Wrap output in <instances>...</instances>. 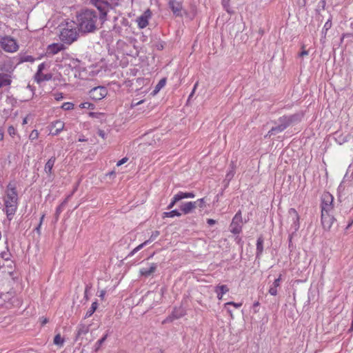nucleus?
Here are the masks:
<instances>
[{
	"label": "nucleus",
	"mask_w": 353,
	"mask_h": 353,
	"mask_svg": "<svg viewBox=\"0 0 353 353\" xmlns=\"http://www.w3.org/2000/svg\"><path fill=\"white\" fill-rule=\"evenodd\" d=\"M128 160V159L127 157H124L117 162V165L120 166V165H123V163H126Z\"/></svg>",
	"instance_id": "46"
},
{
	"label": "nucleus",
	"mask_w": 353,
	"mask_h": 353,
	"mask_svg": "<svg viewBox=\"0 0 353 353\" xmlns=\"http://www.w3.org/2000/svg\"><path fill=\"white\" fill-rule=\"evenodd\" d=\"M159 235V231H154V232H152V235H151V237H150V239H156Z\"/></svg>",
	"instance_id": "50"
},
{
	"label": "nucleus",
	"mask_w": 353,
	"mask_h": 353,
	"mask_svg": "<svg viewBox=\"0 0 353 353\" xmlns=\"http://www.w3.org/2000/svg\"><path fill=\"white\" fill-rule=\"evenodd\" d=\"M184 315V312L183 310L179 309V310H174V311L172 312V314L167 317L164 321L163 323L172 322L174 319H177L181 318Z\"/></svg>",
	"instance_id": "17"
},
{
	"label": "nucleus",
	"mask_w": 353,
	"mask_h": 353,
	"mask_svg": "<svg viewBox=\"0 0 353 353\" xmlns=\"http://www.w3.org/2000/svg\"><path fill=\"white\" fill-rule=\"evenodd\" d=\"M332 202V196L328 192L324 193L322 196L321 212L330 213L333 208Z\"/></svg>",
	"instance_id": "10"
},
{
	"label": "nucleus",
	"mask_w": 353,
	"mask_h": 353,
	"mask_svg": "<svg viewBox=\"0 0 353 353\" xmlns=\"http://www.w3.org/2000/svg\"><path fill=\"white\" fill-rule=\"evenodd\" d=\"M106 94L107 90L102 86L94 88L90 91V97L96 101L102 99Z\"/></svg>",
	"instance_id": "11"
},
{
	"label": "nucleus",
	"mask_w": 353,
	"mask_h": 353,
	"mask_svg": "<svg viewBox=\"0 0 353 353\" xmlns=\"http://www.w3.org/2000/svg\"><path fill=\"white\" fill-rule=\"evenodd\" d=\"M207 222L210 225H212L216 223V221L212 219H208Z\"/></svg>",
	"instance_id": "53"
},
{
	"label": "nucleus",
	"mask_w": 353,
	"mask_h": 353,
	"mask_svg": "<svg viewBox=\"0 0 353 353\" xmlns=\"http://www.w3.org/2000/svg\"><path fill=\"white\" fill-rule=\"evenodd\" d=\"M39 137V132L37 130H34L31 132L30 134L29 138L30 140L33 141L38 138Z\"/></svg>",
	"instance_id": "39"
},
{
	"label": "nucleus",
	"mask_w": 353,
	"mask_h": 353,
	"mask_svg": "<svg viewBox=\"0 0 353 353\" xmlns=\"http://www.w3.org/2000/svg\"><path fill=\"white\" fill-rule=\"evenodd\" d=\"M151 11L148 9L137 19V22L140 28H144L148 25V19L151 17Z\"/></svg>",
	"instance_id": "12"
},
{
	"label": "nucleus",
	"mask_w": 353,
	"mask_h": 353,
	"mask_svg": "<svg viewBox=\"0 0 353 353\" xmlns=\"http://www.w3.org/2000/svg\"><path fill=\"white\" fill-rule=\"evenodd\" d=\"M263 239L262 237H259L257 240L256 250L258 253L261 254L263 252Z\"/></svg>",
	"instance_id": "33"
},
{
	"label": "nucleus",
	"mask_w": 353,
	"mask_h": 353,
	"mask_svg": "<svg viewBox=\"0 0 353 353\" xmlns=\"http://www.w3.org/2000/svg\"><path fill=\"white\" fill-rule=\"evenodd\" d=\"M97 308V302L92 303L91 307L86 312L85 317H90L95 312Z\"/></svg>",
	"instance_id": "31"
},
{
	"label": "nucleus",
	"mask_w": 353,
	"mask_h": 353,
	"mask_svg": "<svg viewBox=\"0 0 353 353\" xmlns=\"http://www.w3.org/2000/svg\"><path fill=\"white\" fill-rule=\"evenodd\" d=\"M63 98V96H62V94L61 93H58V94H55V99L56 100H60L61 99Z\"/></svg>",
	"instance_id": "54"
},
{
	"label": "nucleus",
	"mask_w": 353,
	"mask_h": 353,
	"mask_svg": "<svg viewBox=\"0 0 353 353\" xmlns=\"http://www.w3.org/2000/svg\"><path fill=\"white\" fill-rule=\"evenodd\" d=\"M88 332H89V326L88 325H80L78 328L76 339L77 340L81 335L86 334Z\"/></svg>",
	"instance_id": "24"
},
{
	"label": "nucleus",
	"mask_w": 353,
	"mask_h": 353,
	"mask_svg": "<svg viewBox=\"0 0 353 353\" xmlns=\"http://www.w3.org/2000/svg\"><path fill=\"white\" fill-rule=\"evenodd\" d=\"M269 293L272 296H276L277 294V290L276 287H271L269 290Z\"/></svg>",
	"instance_id": "42"
},
{
	"label": "nucleus",
	"mask_w": 353,
	"mask_h": 353,
	"mask_svg": "<svg viewBox=\"0 0 353 353\" xmlns=\"http://www.w3.org/2000/svg\"><path fill=\"white\" fill-rule=\"evenodd\" d=\"M90 2L99 10L100 12L99 19L103 22L106 19L109 9L112 8L110 4L103 0H90Z\"/></svg>",
	"instance_id": "6"
},
{
	"label": "nucleus",
	"mask_w": 353,
	"mask_h": 353,
	"mask_svg": "<svg viewBox=\"0 0 353 353\" xmlns=\"http://www.w3.org/2000/svg\"><path fill=\"white\" fill-rule=\"evenodd\" d=\"M352 223H353V221H352L351 223H350L347 225V228H347V229H348L349 228H350V227H351V225H352Z\"/></svg>",
	"instance_id": "63"
},
{
	"label": "nucleus",
	"mask_w": 353,
	"mask_h": 353,
	"mask_svg": "<svg viewBox=\"0 0 353 353\" xmlns=\"http://www.w3.org/2000/svg\"><path fill=\"white\" fill-rule=\"evenodd\" d=\"M243 219L241 212L239 210L233 217L230 225V232L233 234H239L242 230Z\"/></svg>",
	"instance_id": "8"
},
{
	"label": "nucleus",
	"mask_w": 353,
	"mask_h": 353,
	"mask_svg": "<svg viewBox=\"0 0 353 353\" xmlns=\"http://www.w3.org/2000/svg\"><path fill=\"white\" fill-rule=\"evenodd\" d=\"M78 32L74 23H67L66 27L63 28L60 34V39L68 44H71L77 40Z\"/></svg>",
	"instance_id": "3"
},
{
	"label": "nucleus",
	"mask_w": 353,
	"mask_h": 353,
	"mask_svg": "<svg viewBox=\"0 0 353 353\" xmlns=\"http://www.w3.org/2000/svg\"><path fill=\"white\" fill-rule=\"evenodd\" d=\"M157 269V264L152 263L149 268H142L140 270V273L141 275L145 276H148L151 275Z\"/></svg>",
	"instance_id": "21"
},
{
	"label": "nucleus",
	"mask_w": 353,
	"mask_h": 353,
	"mask_svg": "<svg viewBox=\"0 0 353 353\" xmlns=\"http://www.w3.org/2000/svg\"><path fill=\"white\" fill-rule=\"evenodd\" d=\"M8 132H9V134H10V135H12V134H15V129H14V127H12V126H10V127L8 128Z\"/></svg>",
	"instance_id": "51"
},
{
	"label": "nucleus",
	"mask_w": 353,
	"mask_h": 353,
	"mask_svg": "<svg viewBox=\"0 0 353 353\" xmlns=\"http://www.w3.org/2000/svg\"><path fill=\"white\" fill-rule=\"evenodd\" d=\"M161 137L162 134L158 132L147 133L142 137L143 143H141V145H155L157 144V141L154 140V138H157V141H161Z\"/></svg>",
	"instance_id": "9"
},
{
	"label": "nucleus",
	"mask_w": 353,
	"mask_h": 353,
	"mask_svg": "<svg viewBox=\"0 0 353 353\" xmlns=\"http://www.w3.org/2000/svg\"><path fill=\"white\" fill-rule=\"evenodd\" d=\"M8 254H6V253H3V254H2V258H3V259H8Z\"/></svg>",
	"instance_id": "59"
},
{
	"label": "nucleus",
	"mask_w": 353,
	"mask_h": 353,
	"mask_svg": "<svg viewBox=\"0 0 353 353\" xmlns=\"http://www.w3.org/2000/svg\"><path fill=\"white\" fill-rule=\"evenodd\" d=\"M48 322V320L46 318L43 319L42 325H44Z\"/></svg>",
	"instance_id": "58"
},
{
	"label": "nucleus",
	"mask_w": 353,
	"mask_h": 353,
	"mask_svg": "<svg viewBox=\"0 0 353 353\" xmlns=\"http://www.w3.org/2000/svg\"><path fill=\"white\" fill-rule=\"evenodd\" d=\"M23 92H28V98H31L33 95V90L32 88V87L28 85L26 88L25 90H23Z\"/></svg>",
	"instance_id": "40"
},
{
	"label": "nucleus",
	"mask_w": 353,
	"mask_h": 353,
	"mask_svg": "<svg viewBox=\"0 0 353 353\" xmlns=\"http://www.w3.org/2000/svg\"><path fill=\"white\" fill-rule=\"evenodd\" d=\"M334 221V218L333 216H331L329 213L321 212V221L325 229L329 230L331 228Z\"/></svg>",
	"instance_id": "14"
},
{
	"label": "nucleus",
	"mask_w": 353,
	"mask_h": 353,
	"mask_svg": "<svg viewBox=\"0 0 353 353\" xmlns=\"http://www.w3.org/2000/svg\"><path fill=\"white\" fill-rule=\"evenodd\" d=\"M44 216H45V215H44V214H43V215L41 216V219H40V222H39V224H40V225H41V224H42V222H43V221Z\"/></svg>",
	"instance_id": "61"
},
{
	"label": "nucleus",
	"mask_w": 353,
	"mask_h": 353,
	"mask_svg": "<svg viewBox=\"0 0 353 353\" xmlns=\"http://www.w3.org/2000/svg\"><path fill=\"white\" fill-rule=\"evenodd\" d=\"M99 135L103 139L105 138V132L103 130H99L98 132Z\"/></svg>",
	"instance_id": "55"
},
{
	"label": "nucleus",
	"mask_w": 353,
	"mask_h": 353,
	"mask_svg": "<svg viewBox=\"0 0 353 353\" xmlns=\"http://www.w3.org/2000/svg\"><path fill=\"white\" fill-rule=\"evenodd\" d=\"M234 169L232 168V170H230V172H228L225 176V186H228L230 181L232 180V179L234 177Z\"/></svg>",
	"instance_id": "28"
},
{
	"label": "nucleus",
	"mask_w": 353,
	"mask_h": 353,
	"mask_svg": "<svg viewBox=\"0 0 353 353\" xmlns=\"http://www.w3.org/2000/svg\"><path fill=\"white\" fill-rule=\"evenodd\" d=\"M63 203L61 205H60L56 210V213H55V217H56V219L57 220L58 219V217L60 214V213L61 212V206H62Z\"/></svg>",
	"instance_id": "45"
},
{
	"label": "nucleus",
	"mask_w": 353,
	"mask_h": 353,
	"mask_svg": "<svg viewBox=\"0 0 353 353\" xmlns=\"http://www.w3.org/2000/svg\"><path fill=\"white\" fill-rule=\"evenodd\" d=\"M166 79L165 78L161 79L158 84L156 85L154 90V94H157L164 85H165Z\"/></svg>",
	"instance_id": "26"
},
{
	"label": "nucleus",
	"mask_w": 353,
	"mask_h": 353,
	"mask_svg": "<svg viewBox=\"0 0 353 353\" xmlns=\"http://www.w3.org/2000/svg\"><path fill=\"white\" fill-rule=\"evenodd\" d=\"M181 199H179V196L177 194H176L174 198H173V200L172 201V202L169 204V205L168 206V209H172L174 205L176 204V203H177L178 201H179Z\"/></svg>",
	"instance_id": "35"
},
{
	"label": "nucleus",
	"mask_w": 353,
	"mask_h": 353,
	"mask_svg": "<svg viewBox=\"0 0 353 353\" xmlns=\"http://www.w3.org/2000/svg\"><path fill=\"white\" fill-rule=\"evenodd\" d=\"M259 305V302H256V303H254V307H256V306H258Z\"/></svg>",
	"instance_id": "64"
},
{
	"label": "nucleus",
	"mask_w": 353,
	"mask_h": 353,
	"mask_svg": "<svg viewBox=\"0 0 353 353\" xmlns=\"http://www.w3.org/2000/svg\"><path fill=\"white\" fill-rule=\"evenodd\" d=\"M64 49V46L62 43H52L48 46L47 48V53L55 54Z\"/></svg>",
	"instance_id": "16"
},
{
	"label": "nucleus",
	"mask_w": 353,
	"mask_h": 353,
	"mask_svg": "<svg viewBox=\"0 0 353 353\" xmlns=\"http://www.w3.org/2000/svg\"><path fill=\"white\" fill-rule=\"evenodd\" d=\"M214 292L217 294L219 300L222 299L223 294L229 292V288L226 285H221L215 287Z\"/></svg>",
	"instance_id": "19"
},
{
	"label": "nucleus",
	"mask_w": 353,
	"mask_h": 353,
	"mask_svg": "<svg viewBox=\"0 0 353 353\" xmlns=\"http://www.w3.org/2000/svg\"><path fill=\"white\" fill-rule=\"evenodd\" d=\"M170 8H171L173 13L176 16L181 15L182 6L179 2L171 1L169 3Z\"/></svg>",
	"instance_id": "18"
},
{
	"label": "nucleus",
	"mask_w": 353,
	"mask_h": 353,
	"mask_svg": "<svg viewBox=\"0 0 353 353\" xmlns=\"http://www.w3.org/2000/svg\"><path fill=\"white\" fill-rule=\"evenodd\" d=\"M107 334H105L102 339H101L100 340H99L96 345H95V348H94V351L95 352H98L99 350L100 349L101 346L102 345V344L104 343V341H105L106 338H107Z\"/></svg>",
	"instance_id": "32"
},
{
	"label": "nucleus",
	"mask_w": 353,
	"mask_h": 353,
	"mask_svg": "<svg viewBox=\"0 0 353 353\" xmlns=\"http://www.w3.org/2000/svg\"><path fill=\"white\" fill-rule=\"evenodd\" d=\"M44 68L45 64L41 63L38 67L37 72L34 75V79L38 83H41L43 81H48L52 78V74H45V78H41V72Z\"/></svg>",
	"instance_id": "15"
},
{
	"label": "nucleus",
	"mask_w": 353,
	"mask_h": 353,
	"mask_svg": "<svg viewBox=\"0 0 353 353\" xmlns=\"http://www.w3.org/2000/svg\"><path fill=\"white\" fill-rule=\"evenodd\" d=\"M164 292V289L162 288L161 290V292H148L143 298V303L145 302L147 304L150 305V307L152 308L155 305L156 303H159L161 300L163 294Z\"/></svg>",
	"instance_id": "7"
},
{
	"label": "nucleus",
	"mask_w": 353,
	"mask_h": 353,
	"mask_svg": "<svg viewBox=\"0 0 353 353\" xmlns=\"http://www.w3.org/2000/svg\"><path fill=\"white\" fill-rule=\"evenodd\" d=\"M143 102V100H141V101H139V102H137V103H136V102H134V103H132V106H136V105H139V104L142 103Z\"/></svg>",
	"instance_id": "56"
},
{
	"label": "nucleus",
	"mask_w": 353,
	"mask_h": 353,
	"mask_svg": "<svg viewBox=\"0 0 353 353\" xmlns=\"http://www.w3.org/2000/svg\"><path fill=\"white\" fill-rule=\"evenodd\" d=\"M114 174H115V172L114 171H112V172H109L108 174V175L112 176V175H114Z\"/></svg>",
	"instance_id": "62"
},
{
	"label": "nucleus",
	"mask_w": 353,
	"mask_h": 353,
	"mask_svg": "<svg viewBox=\"0 0 353 353\" xmlns=\"http://www.w3.org/2000/svg\"><path fill=\"white\" fill-rule=\"evenodd\" d=\"M288 214L292 218L293 221L292 228L294 232H296L299 228V216L296 210L294 208H290L288 210Z\"/></svg>",
	"instance_id": "13"
},
{
	"label": "nucleus",
	"mask_w": 353,
	"mask_h": 353,
	"mask_svg": "<svg viewBox=\"0 0 353 353\" xmlns=\"http://www.w3.org/2000/svg\"><path fill=\"white\" fill-rule=\"evenodd\" d=\"M0 47L7 52H14L19 48L17 41L13 38L8 36L1 39Z\"/></svg>",
	"instance_id": "5"
},
{
	"label": "nucleus",
	"mask_w": 353,
	"mask_h": 353,
	"mask_svg": "<svg viewBox=\"0 0 353 353\" xmlns=\"http://www.w3.org/2000/svg\"><path fill=\"white\" fill-rule=\"evenodd\" d=\"M178 195L179 196V199L181 200L183 199H186V198H194V194L192 192H179L178 193Z\"/></svg>",
	"instance_id": "30"
},
{
	"label": "nucleus",
	"mask_w": 353,
	"mask_h": 353,
	"mask_svg": "<svg viewBox=\"0 0 353 353\" xmlns=\"http://www.w3.org/2000/svg\"><path fill=\"white\" fill-rule=\"evenodd\" d=\"M233 305L235 307H239L241 306L242 303H234V302H232L231 301V302L226 303L225 305L226 306V305Z\"/></svg>",
	"instance_id": "44"
},
{
	"label": "nucleus",
	"mask_w": 353,
	"mask_h": 353,
	"mask_svg": "<svg viewBox=\"0 0 353 353\" xmlns=\"http://www.w3.org/2000/svg\"><path fill=\"white\" fill-rule=\"evenodd\" d=\"M229 2H230V0H223V2H222L223 7L225 8V9L226 10V11L228 12H230Z\"/></svg>",
	"instance_id": "41"
},
{
	"label": "nucleus",
	"mask_w": 353,
	"mask_h": 353,
	"mask_svg": "<svg viewBox=\"0 0 353 353\" xmlns=\"http://www.w3.org/2000/svg\"><path fill=\"white\" fill-rule=\"evenodd\" d=\"M148 241H145V242H143V243L140 244L139 245H138L137 248H135L132 252L130 254V255L132 256L134 255L137 252H138L139 250H140L144 245H145L147 243H148Z\"/></svg>",
	"instance_id": "37"
},
{
	"label": "nucleus",
	"mask_w": 353,
	"mask_h": 353,
	"mask_svg": "<svg viewBox=\"0 0 353 353\" xmlns=\"http://www.w3.org/2000/svg\"><path fill=\"white\" fill-rule=\"evenodd\" d=\"M195 208V203L194 202H188L181 205V210L184 214H188Z\"/></svg>",
	"instance_id": "20"
},
{
	"label": "nucleus",
	"mask_w": 353,
	"mask_h": 353,
	"mask_svg": "<svg viewBox=\"0 0 353 353\" xmlns=\"http://www.w3.org/2000/svg\"><path fill=\"white\" fill-rule=\"evenodd\" d=\"M148 241H145V242H143V243L140 244L139 245H138L137 248H135L132 252L130 254V255L132 256L134 255L137 252H138L139 250H140L144 245H145L147 243H148Z\"/></svg>",
	"instance_id": "38"
},
{
	"label": "nucleus",
	"mask_w": 353,
	"mask_h": 353,
	"mask_svg": "<svg viewBox=\"0 0 353 353\" xmlns=\"http://www.w3.org/2000/svg\"><path fill=\"white\" fill-rule=\"evenodd\" d=\"M91 105H92L90 103H81L79 106L81 108H89Z\"/></svg>",
	"instance_id": "47"
},
{
	"label": "nucleus",
	"mask_w": 353,
	"mask_h": 353,
	"mask_svg": "<svg viewBox=\"0 0 353 353\" xmlns=\"http://www.w3.org/2000/svg\"><path fill=\"white\" fill-rule=\"evenodd\" d=\"M53 342L57 345L62 346L64 343V339L61 336L60 334H57L54 336Z\"/></svg>",
	"instance_id": "27"
},
{
	"label": "nucleus",
	"mask_w": 353,
	"mask_h": 353,
	"mask_svg": "<svg viewBox=\"0 0 353 353\" xmlns=\"http://www.w3.org/2000/svg\"><path fill=\"white\" fill-rule=\"evenodd\" d=\"M332 26V23L330 21H327L325 23V26L324 27L325 28L326 30H328L329 28H330Z\"/></svg>",
	"instance_id": "52"
},
{
	"label": "nucleus",
	"mask_w": 353,
	"mask_h": 353,
	"mask_svg": "<svg viewBox=\"0 0 353 353\" xmlns=\"http://www.w3.org/2000/svg\"><path fill=\"white\" fill-rule=\"evenodd\" d=\"M61 108L65 110H72L74 108V104L70 102H65L62 105Z\"/></svg>",
	"instance_id": "36"
},
{
	"label": "nucleus",
	"mask_w": 353,
	"mask_h": 353,
	"mask_svg": "<svg viewBox=\"0 0 353 353\" xmlns=\"http://www.w3.org/2000/svg\"><path fill=\"white\" fill-rule=\"evenodd\" d=\"M194 203H195V208H203L205 206L204 199H198L197 201H194Z\"/></svg>",
	"instance_id": "34"
},
{
	"label": "nucleus",
	"mask_w": 353,
	"mask_h": 353,
	"mask_svg": "<svg viewBox=\"0 0 353 353\" xmlns=\"http://www.w3.org/2000/svg\"><path fill=\"white\" fill-rule=\"evenodd\" d=\"M106 291L105 290H102L99 292V296L101 298V300L104 299Z\"/></svg>",
	"instance_id": "49"
},
{
	"label": "nucleus",
	"mask_w": 353,
	"mask_h": 353,
	"mask_svg": "<svg viewBox=\"0 0 353 353\" xmlns=\"http://www.w3.org/2000/svg\"><path fill=\"white\" fill-rule=\"evenodd\" d=\"M41 225L40 224H39V225L36 228V231L38 234H40V228H41Z\"/></svg>",
	"instance_id": "57"
},
{
	"label": "nucleus",
	"mask_w": 353,
	"mask_h": 353,
	"mask_svg": "<svg viewBox=\"0 0 353 353\" xmlns=\"http://www.w3.org/2000/svg\"><path fill=\"white\" fill-rule=\"evenodd\" d=\"M280 281H281V275L279 276V277L278 279H276L274 281V283H273V286H274V287H276V288L279 287V285H280Z\"/></svg>",
	"instance_id": "48"
},
{
	"label": "nucleus",
	"mask_w": 353,
	"mask_h": 353,
	"mask_svg": "<svg viewBox=\"0 0 353 353\" xmlns=\"http://www.w3.org/2000/svg\"><path fill=\"white\" fill-rule=\"evenodd\" d=\"M181 214L176 210H172L168 212L163 213V217H173L174 216H180Z\"/></svg>",
	"instance_id": "29"
},
{
	"label": "nucleus",
	"mask_w": 353,
	"mask_h": 353,
	"mask_svg": "<svg viewBox=\"0 0 353 353\" xmlns=\"http://www.w3.org/2000/svg\"><path fill=\"white\" fill-rule=\"evenodd\" d=\"M53 127L55 128V132H53L54 134H57L60 132L64 128V123L61 121H56L53 123Z\"/></svg>",
	"instance_id": "25"
},
{
	"label": "nucleus",
	"mask_w": 353,
	"mask_h": 353,
	"mask_svg": "<svg viewBox=\"0 0 353 353\" xmlns=\"http://www.w3.org/2000/svg\"><path fill=\"white\" fill-rule=\"evenodd\" d=\"M299 120H300V116L298 114H294L290 117H283L279 119V125L276 127H273L271 130L269 131V134L282 132L290 124Z\"/></svg>",
	"instance_id": "4"
},
{
	"label": "nucleus",
	"mask_w": 353,
	"mask_h": 353,
	"mask_svg": "<svg viewBox=\"0 0 353 353\" xmlns=\"http://www.w3.org/2000/svg\"><path fill=\"white\" fill-rule=\"evenodd\" d=\"M10 75L8 74L1 73L0 74V88L6 85H8L11 83Z\"/></svg>",
	"instance_id": "22"
},
{
	"label": "nucleus",
	"mask_w": 353,
	"mask_h": 353,
	"mask_svg": "<svg viewBox=\"0 0 353 353\" xmlns=\"http://www.w3.org/2000/svg\"><path fill=\"white\" fill-rule=\"evenodd\" d=\"M4 201L7 216L10 219H11L10 216L14 214L17 208L18 201L17 191L15 190L14 187L11 184H9L8 186Z\"/></svg>",
	"instance_id": "2"
},
{
	"label": "nucleus",
	"mask_w": 353,
	"mask_h": 353,
	"mask_svg": "<svg viewBox=\"0 0 353 353\" xmlns=\"http://www.w3.org/2000/svg\"><path fill=\"white\" fill-rule=\"evenodd\" d=\"M308 54V50L304 49V46L302 47V51L299 54V57H303Z\"/></svg>",
	"instance_id": "43"
},
{
	"label": "nucleus",
	"mask_w": 353,
	"mask_h": 353,
	"mask_svg": "<svg viewBox=\"0 0 353 353\" xmlns=\"http://www.w3.org/2000/svg\"><path fill=\"white\" fill-rule=\"evenodd\" d=\"M98 17L93 10H86L78 16V26L83 32H92L97 29Z\"/></svg>",
	"instance_id": "1"
},
{
	"label": "nucleus",
	"mask_w": 353,
	"mask_h": 353,
	"mask_svg": "<svg viewBox=\"0 0 353 353\" xmlns=\"http://www.w3.org/2000/svg\"><path fill=\"white\" fill-rule=\"evenodd\" d=\"M55 157H52L48 161L47 163H46L45 165V172L48 174H51L52 173V168L54 166V162H55Z\"/></svg>",
	"instance_id": "23"
},
{
	"label": "nucleus",
	"mask_w": 353,
	"mask_h": 353,
	"mask_svg": "<svg viewBox=\"0 0 353 353\" xmlns=\"http://www.w3.org/2000/svg\"><path fill=\"white\" fill-rule=\"evenodd\" d=\"M321 4H322V8L324 9L325 4H326V0H322Z\"/></svg>",
	"instance_id": "60"
}]
</instances>
